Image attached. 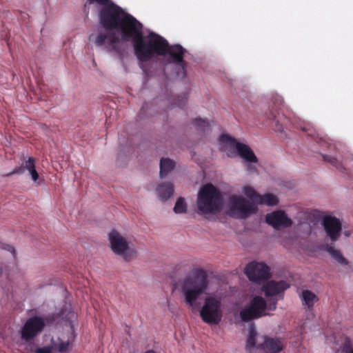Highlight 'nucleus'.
<instances>
[{
    "instance_id": "9d476101",
    "label": "nucleus",
    "mask_w": 353,
    "mask_h": 353,
    "mask_svg": "<svg viewBox=\"0 0 353 353\" xmlns=\"http://www.w3.org/2000/svg\"><path fill=\"white\" fill-rule=\"evenodd\" d=\"M220 141L223 143H228L231 147H234L239 156L249 163H256L258 159L251 148L236 140L228 134H222L220 137Z\"/></svg>"
},
{
    "instance_id": "b1692460",
    "label": "nucleus",
    "mask_w": 353,
    "mask_h": 353,
    "mask_svg": "<svg viewBox=\"0 0 353 353\" xmlns=\"http://www.w3.org/2000/svg\"><path fill=\"white\" fill-rule=\"evenodd\" d=\"M256 334L257 333L254 329H251L249 331V336L246 341V349L250 352L254 348L257 349L258 345H256Z\"/></svg>"
},
{
    "instance_id": "20e7f679",
    "label": "nucleus",
    "mask_w": 353,
    "mask_h": 353,
    "mask_svg": "<svg viewBox=\"0 0 353 353\" xmlns=\"http://www.w3.org/2000/svg\"><path fill=\"white\" fill-rule=\"evenodd\" d=\"M196 205L203 214L220 212L223 207V197L220 191L212 183L203 185L198 193Z\"/></svg>"
},
{
    "instance_id": "1a4fd4ad",
    "label": "nucleus",
    "mask_w": 353,
    "mask_h": 353,
    "mask_svg": "<svg viewBox=\"0 0 353 353\" xmlns=\"http://www.w3.org/2000/svg\"><path fill=\"white\" fill-rule=\"evenodd\" d=\"M109 241L111 249L116 254L123 256L126 261H129L131 256L134 254V250H129V243L117 231L112 230L109 234Z\"/></svg>"
},
{
    "instance_id": "a211bd4d",
    "label": "nucleus",
    "mask_w": 353,
    "mask_h": 353,
    "mask_svg": "<svg viewBox=\"0 0 353 353\" xmlns=\"http://www.w3.org/2000/svg\"><path fill=\"white\" fill-rule=\"evenodd\" d=\"M302 304L307 306V310H310L313 308L314 305L318 301L319 299L317 296L309 290H303L300 295Z\"/></svg>"
},
{
    "instance_id": "f03ea898",
    "label": "nucleus",
    "mask_w": 353,
    "mask_h": 353,
    "mask_svg": "<svg viewBox=\"0 0 353 353\" xmlns=\"http://www.w3.org/2000/svg\"><path fill=\"white\" fill-rule=\"evenodd\" d=\"M143 26L139 21L130 34V41H132L134 54L141 62H147L155 55H168L170 62L175 64L176 75L179 79L186 77V63L183 60L186 50L181 45L170 46L168 41L153 32L144 36L142 31Z\"/></svg>"
},
{
    "instance_id": "4468645a",
    "label": "nucleus",
    "mask_w": 353,
    "mask_h": 353,
    "mask_svg": "<svg viewBox=\"0 0 353 353\" xmlns=\"http://www.w3.org/2000/svg\"><path fill=\"white\" fill-rule=\"evenodd\" d=\"M289 287L285 281H270L262 287V291L266 297H273L283 294Z\"/></svg>"
},
{
    "instance_id": "39448f33",
    "label": "nucleus",
    "mask_w": 353,
    "mask_h": 353,
    "mask_svg": "<svg viewBox=\"0 0 353 353\" xmlns=\"http://www.w3.org/2000/svg\"><path fill=\"white\" fill-rule=\"evenodd\" d=\"M200 316L208 325H218L223 318L221 299L216 296L205 297L200 310Z\"/></svg>"
},
{
    "instance_id": "c9c22d12",
    "label": "nucleus",
    "mask_w": 353,
    "mask_h": 353,
    "mask_svg": "<svg viewBox=\"0 0 353 353\" xmlns=\"http://www.w3.org/2000/svg\"><path fill=\"white\" fill-rule=\"evenodd\" d=\"M343 234H344L346 236H348L350 235L349 232H347V231L344 232H343Z\"/></svg>"
},
{
    "instance_id": "bb28decb",
    "label": "nucleus",
    "mask_w": 353,
    "mask_h": 353,
    "mask_svg": "<svg viewBox=\"0 0 353 353\" xmlns=\"http://www.w3.org/2000/svg\"><path fill=\"white\" fill-rule=\"evenodd\" d=\"M323 158L324 161L329 162L331 165L336 167V168L339 171L343 172L344 170L341 163L336 157L330 155H323Z\"/></svg>"
},
{
    "instance_id": "f3484780",
    "label": "nucleus",
    "mask_w": 353,
    "mask_h": 353,
    "mask_svg": "<svg viewBox=\"0 0 353 353\" xmlns=\"http://www.w3.org/2000/svg\"><path fill=\"white\" fill-rule=\"evenodd\" d=\"M27 170L29 171L32 179L34 181H37L39 179V174L35 168V159L33 157H29L21 166L17 167L13 171V173H21L23 170Z\"/></svg>"
},
{
    "instance_id": "9b49d317",
    "label": "nucleus",
    "mask_w": 353,
    "mask_h": 353,
    "mask_svg": "<svg viewBox=\"0 0 353 353\" xmlns=\"http://www.w3.org/2000/svg\"><path fill=\"white\" fill-rule=\"evenodd\" d=\"M248 278L255 283L267 280L270 276V268L263 263L251 262L245 268Z\"/></svg>"
},
{
    "instance_id": "dca6fc26",
    "label": "nucleus",
    "mask_w": 353,
    "mask_h": 353,
    "mask_svg": "<svg viewBox=\"0 0 353 353\" xmlns=\"http://www.w3.org/2000/svg\"><path fill=\"white\" fill-rule=\"evenodd\" d=\"M323 250L326 251L330 255L332 259L339 265L345 266L350 264V261L344 257L342 252L339 250L334 248L331 245H324L323 246Z\"/></svg>"
},
{
    "instance_id": "f8f14e48",
    "label": "nucleus",
    "mask_w": 353,
    "mask_h": 353,
    "mask_svg": "<svg viewBox=\"0 0 353 353\" xmlns=\"http://www.w3.org/2000/svg\"><path fill=\"white\" fill-rule=\"evenodd\" d=\"M321 225L332 243L339 240L342 232V225L338 218L326 215L322 219Z\"/></svg>"
},
{
    "instance_id": "0eeeda50",
    "label": "nucleus",
    "mask_w": 353,
    "mask_h": 353,
    "mask_svg": "<svg viewBox=\"0 0 353 353\" xmlns=\"http://www.w3.org/2000/svg\"><path fill=\"white\" fill-rule=\"evenodd\" d=\"M267 301L261 296H255L250 305L240 312V318L243 322H249L269 315L266 312Z\"/></svg>"
},
{
    "instance_id": "aec40b11",
    "label": "nucleus",
    "mask_w": 353,
    "mask_h": 353,
    "mask_svg": "<svg viewBox=\"0 0 353 353\" xmlns=\"http://www.w3.org/2000/svg\"><path fill=\"white\" fill-rule=\"evenodd\" d=\"M174 167L175 162L174 161L169 158H162L160 161V177H165L169 172L174 170Z\"/></svg>"
},
{
    "instance_id": "2eb2a0df",
    "label": "nucleus",
    "mask_w": 353,
    "mask_h": 353,
    "mask_svg": "<svg viewBox=\"0 0 353 353\" xmlns=\"http://www.w3.org/2000/svg\"><path fill=\"white\" fill-rule=\"evenodd\" d=\"M257 350L263 353H279L283 350V344L278 339L265 336L263 342L258 344Z\"/></svg>"
},
{
    "instance_id": "cd10ccee",
    "label": "nucleus",
    "mask_w": 353,
    "mask_h": 353,
    "mask_svg": "<svg viewBox=\"0 0 353 353\" xmlns=\"http://www.w3.org/2000/svg\"><path fill=\"white\" fill-rule=\"evenodd\" d=\"M277 299L274 298L270 299L267 302V310L274 311L276 308Z\"/></svg>"
},
{
    "instance_id": "c756f323",
    "label": "nucleus",
    "mask_w": 353,
    "mask_h": 353,
    "mask_svg": "<svg viewBox=\"0 0 353 353\" xmlns=\"http://www.w3.org/2000/svg\"><path fill=\"white\" fill-rule=\"evenodd\" d=\"M186 101H187V97L184 95L183 97H179L176 104L180 108H183L185 105Z\"/></svg>"
},
{
    "instance_id": "6ab92c4d",
    "label": "nucleus",
    "mask_w": 353,
    "mask_h": 353,
    "mask_svg": "<svg viewBox=\"0 0 353 353\" xmlns=\"http://www.w3.org/2000/svg\"><path fill=\"white\" fill-rule=\"evenodd\" d=\"M157 194L161 200L168 199L174 192V187L172 183H163L157 189Z\"/></svg>"
},
{
    "instance_id": "ddd939ff",
    "label": "nucleus",
    "mask_w": 353,
    "mask_h": 353,
    "mask_svg": "<svg viewBox=\"0 0 353 353\" xmlns=\"http://www.w3.org/2000/svg\"><path fill=\"white\" fill-rule=\"evenodd\" d=\"M265 221L275 229L288 228L292 224V221L287 216L285 212L282 210L274 211L267 214L265 216Z\"/></svg>"
},
{
    "instance_id": "4c0bfd02",
    "label": "nucleus",
    "mask_w": 353,
    "mask_h": 353,
    "mask_svg": "<svg viewBox=\"0 0 353 353\" xmlns=\"http://www.w3.org/2000/svg\"><path fill=\"white\" fill-rule=\"evenodd\" d=\"M276 125L279 126V121L277 120L276 121Z\"/></svg>"
},
{
    "instance_id": "5701e85b",
    "label": "nucleus",
    "mask_w": 353,
    "mask_h": 353,
    "mask_svg": "<svg viewBox=\"0 0 353 353\" xmlns=\"http://www.w3.org/2000/svg\"><path fill=\"white\" fill-rule=\"evenodd\" d=\"M51 345L53 351H57L61 353H64L66 352L68 349L69 342L63 341L60 339H58V342L54 341L53 339H52Z\"/></svg>"
},
{
    "instance_id": "393cba45",
    "label": "nucleus",
    "mask_w": 353,
    "mask_h": 353,
    "mask_svg": "<svg viewBox=\"0 0 353 353\" xmlns=\"http://www.w3.org/2000/svg\"><path fill=\"white\" fill-rule=\"evenodd\" d=\"M187 210V205L184 198L179 197L174 207V212L176 214L185 213Z\"/></svg>"
},
{
    "instance_id": "72a5a7b5",
    "label": "nucleus",
    "mask_w": 353,
    "mask_h": 353,
    "mask_svg": "<svg viewBox=\"0 0 353 353\" xmlns=\"http://www.w3.org/2000/svg\"><path fill=\"white\" fill-rule=\"evenodd\" d=\"M248 169L249 170H256V168L254 166L252 165H248Z\"/></svg>"
},
{
    "instance_id": "7ed1b4c3",
    "label": "nucleus",
    "mask_w": 353,
    "mask_h": 353,
    "mask_svg": "<svg viewBox=\"0 0 353 353\" xmlns=\"http://www.w3.org/2000/svg\"><path fill=\"white\" fill-rule=\"evenodd\" d=\"M208 276L203 270L186 277L181 283V292L185 303L189 306H194L196 300L208 289Z\"/></svg>"
},
{
    "instance_id": "6e6552de",
    "label": "nucleus",
    "mask_w": 353,
    "mask_h": 353,
    "mask_svg": "<svg viewBox=\"0 0 353 353\" xmlns=\"http://www.w3.org/2000/svg\"><path fill=\"white\" fill-rule=\"evenodd\" d=\"M46 326L43 319L34 316L29 318L21 330V338L26 342L33 340L40 334Z\"/></svg>"
},
{
    "instance_id": "423d86ee",
    "label": "nucleus",
    "mask_w": 353,
    "mask_h": 353,
    "mask_svg": "<svg viewBox=\"0 0 353 353\" xmlns=\"http://www.w3.org/2000/svg\"><path fill=\"white\" fill-rule=\"evenodd\" d=\"M228 214L231 216L246 219L258 211L256 205L241 196L232 195L228 200Z\"/></svg>"
},
{
    "instance_id": "412c9836",
    "label": "nucleus",
    "mask_w": 353,
    "mask_h": 353,
    "mask_svg": "<svg viewBox=\"0 0 353 353\" xmlns=\"http://www.w3.org/2000/svg\"><path fill=\"white\" fill-rule=\"evenodd\" d=\"M256 204L266 205L268 206H274L278 204L279 199L276 196L271 193L265 194L263 195L259 194L257 196Z\"/></svg>"
},
{
    "instance_id": "f257e3e1",
    "label": "nucleus",
    "mask_w": 353,
    "mask_h": 353,
    "mask_svg": "<svg viewBox=\"0 0 353 353\" xmlns=\"http://www.w3.org/2000/svg\"><path fill=\"white\" fill-rule=\"evenodd\" d=\"M101 6L99 11V22L108 34L99 33L94 41L97 46L104 47L108 52H120V41H130V34L139 24V21L112 0H86L83 10L89 13L91 4Z\"/></svg>"
},
{
    "instance_id": "7c9ffc66",
    "label": "nucleus",
    "mask_w": 353,
    "mask_h": 353,
    "mask_svg": "<svg viewBox=\"0 0 353 353\" xmlns=\"http://www.w3.org/2000/svg\"><path fill=\"white\" fill-rule=\"evenodd\" d=\"M0 248L2 249L7 250L8 251L10 252L12 254L13 256L14 257L15 250L12 246H10L8 245H3L0 243Z\"/></svg>"
},
{
    "instance_id": "f704fd0d",
    "label": "nucleus",
    "mask_w": 353,
    "mask_h": 353,
    "mask_svg": "<svg viewBox=\"0 0 353 353\" xmlns=\"http://www.w3.org/2000/svg\"><path fill=\"white\" fill-rule=\"evenodd\" d=\"M144 353H157V352H155L154 350H150L146 351V352H144Z\"/></svg>"
},
{
    "instance_id": "c85d7f7f",
    "label": "nucleus",
    "mask_w": 353,
    "mask_h": 353,
    "mask_svg": "<svg viewBox=\"0 0 353 353\" xmlns=\"http://www.w3.org/2000/svg\"><path fill=\"white\" fill-rule=\"evenodd\" d=\"M53 349L52 345L39 347L35 350V353H52Z\"/></svg>"
},
{
    "instance_id": "2f4dec72",
    "label": "nucleus",
    "mask_w": 353,
    "mask_h": 353,
    "mask_svg": "<svg viewBox=\"0 0 353 353\" xmlns=\"http://www.w3.org/2000/svg\"><path fill=\"white\" fill-rule=\"evenodd\" d=\"M268 119H269L270 121H271V120H272V121H275V120H276V117L275 114H274L272 111H271V112H270V116H269Z\"/></svg>"
},
{
    "instance_id": "473e14b6",
    "label": "nucleus",
    "mask_w": 353,
    "mask_h": 353,
    "mask_svg": "<svg viewBox=\"0 0 353 353\" xmlns=\"http://www.w3.org/2000/svg\"><path fill=\"white\" fill-rule=\"evenodd\" d=\"M278 103V105H282L283 101L280 98H276L274 99V103Z\"/></svg>"
},
{
    "instance_id": "e433bc0d",
    "label": "nucleus",
    "mask_w": 353,
    "mask_h": 353,
    "mask_svg": "<svg viewBox=\"0 0 353 353\" xmlns=\"http://www.w3.org/2000/svg\"><path fill=\"white\" fill-rule=\"evenodd\" d=\"M348 353H353V349L350 350Z\"/></svg>"
},
{
    "instance_id": "a878e982",
    "label": "nucleus",
    "mask_w": 353,
    "mask_h": 353,
    "mask_svg": "<svg viewBox=\"0 0 353 353\" xmlns=\"http://www.w3.org/2000/svg\"><path fill=\"white\" fill-rule=\"evenodd\" d=\"M243 192L248 198L252 201V203L254 204L256 203V200L258 199L257 196H259V194L257 193L254 189L250 186H245L243 188Z\"/></svg>"
},
{
    "instance_id": "4be33fe9",
    "label": "nucleus",
    "mask_w": 353,
    "mask_h": 353,
    "mask_svg": "<svg viewBox=\"0 0 353 353\" xmlns=\"http://www.w3.org/2000/svg\"><path fill=\"white\" fill-rule=\"evenodd\" d=\"M192 124L198 131H201L203 133L208 132L210 129L208 121L205 119L201 118L195 119L192 121Z\"/></svg>"
}]
</instances>
